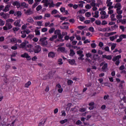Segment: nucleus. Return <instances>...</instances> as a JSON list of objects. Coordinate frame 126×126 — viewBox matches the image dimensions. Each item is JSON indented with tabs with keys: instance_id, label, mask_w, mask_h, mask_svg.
Returning <instances> with one entry per match:
<instances>
[{
	"instance_id": "f257e3e1",
	"label": "nucleus",
	"mask_w": 126,
	"mask_h": 126,
	"mask_svg": "<svg viewBox=\"0 0 126 126\" xmlns=\"http://www.w3.org/2000/svg\"><path fill=\"white\" fill-rule=\"evenodd\" d=\"M14 20L12 19L9 18L6 20V23L5 26L3 27V30L4 31H7L8 30H10L12 28V23Z\"/></svg>"
},
{
	"instance_id": "f03ea898",
	"label": "nucleus",
	"mask_w": 126,
	"mask_h": 126,
	"mask_svg": "<svg viewBox=\"0 0 126 126\" xmlns=\"http://www.w3.org/2000/svg\"><path fill=\"white\" fill-rule=\"evenodd\" d=\"M27 52L30 53H34V54H39L42 51V47L39 45H35L32 49H27Z\"/></svg>"
},
{
	"instance_id": "7ed1b4c3",
	"label": "nucleus",
	"mask_w": 126,
	"mask_h": 126,
	"mask_svg": "<svg viewBox=\"0 0 126 126\" xmlns=\"http://www.w3.org/2000/svg\"><path fill=\"white\" fill-rule=\"evenodd\" d=\"M60 33H61V30H55L54 32L55 35H53L52 37L50 38V41H54V40L57 39V38H58V35H60Z\"/></svg>"
},
{
	"instance_id": "20e7f679",
	"label": "nucleus",
	"mask_w": 126,
	"mask_h": 126,
	"mask_svg": "<svg viewBox=\"0 0 126 126\" xmlns=\"http://www.w3.org/2000/svg\"><path fill=\"white\" fill-rule=\"evenodd\" d=\"M100 14L101 15V19H106V18L109 17V14L107 15V13L105 11H100Z\"/></svg>"
},
{
	"instance_id": "39448f33",
	"label": "nucleus",
	"mask_w": 126,
	"mask_h": 126,
	"mask_svg": "<svg viewBox=\"0 0 126 126\" xmlns=\"http://www.w3.org/2000/svg\"><path fill=\"white\" fill-rule=\"evenodd\" d=\"M26 45H27V43L26 41L22 42L21 45H19V48L20 49H24V50H26V51H27V50H29V49L26 48Z\"/></svg>"
},
{
	"instance_id": "423d86ee",
	"label": "nucleus",
	"mask_w": 126,
	"mask_h": 126,
	"mask_svg": "<svg viewBox=\"0 0 126 126\" xmlns=\"http://www.w3.org/2000/svg\"><path fill=\"white\" fill-rule=\"evenodd\" d=\"M20 7H24V8H28V4H27L25 2H22L20 3Z\"/></svg>"
},
{
	"instance_id": "0eeeda50",
	"label": "nucleus",
	"mask_w": 126,
	"mask_h": 126,
	"mask_svg": "<svg viewBox=\"0 0 126 126\" xmlns=\"http://www.w3.org/2000/svg\"><path fill=\"white\" fill-rule=\"evenodd\" d=\"M11 44H16L17 43V38L16 37H12L9 40Z\"/></svg>"
},
{
	"instance_id": "6e6552de",
	"label": "nucleus",
	"mask_w": 126,
	"mask_h": 126,
	"mask_svg": "<svg viewBox=\"0 0 126 126\" xmlns=\"http://www.w3.org/2000/svg\"><path fill=\"white\" fill-rule=\"evenodd\" d=\"M101 69L103 72L107 71L106 69H108V63H105L102 67Z\"/></svg>"
},
{
	"instance_id": "1a4fd4ad",
	"label": "nucleus",
	"mask_w": 126,
	"mask_h": 126,
	"mask_svg": "<svg viewBox=\"0 0 126 126\" xmlns=\"http://www.w3.org/2000/svg\"><path fill=\"white\" fill-rule=\"evenodd\" d=\"M47 122V119H41V121L40 122L38 126H45V124Z\"/></svg>"
},
{
	"instance_id": "9d476101",
	"label": "nucleus",
	"mask_w": 126,
	"mask_h": 126,
	"mask_svg": "<svg viewBox=\"0 0 126 126\" xmlns=\"http://www.w3.org/2000/svg\"><path fill=\"white\" fill-rule=\"evenodd\" d=\"M20 21H21V20L20 19L19 20H17L14 23V25L15 26H17L18 27H21V25L20 24Z\"/></svg>"
},
{
	"instance_id": "9b49d317",
	"label": "nucleus",
	"mask_w": 126,
	"mask_h": 126,
	"mask_svg": "<svg viewBox=\"0 0 126 126\" xmlns=\"http://www.w3.org/2000/svg\"><path fill=\"white\" fill-rule=\"evenodd\" d=\"M56 53L54 52H50L48 53V58H50V59H54Z\"/></svg>"
},
{
	"instance_id": "f8f14e48",
	"label": "nucleus",
	"mask_w": 126,
	"mask_h": 126,
	"mask_svg": "<svg viewBox=\"0 0 126 126\" xmlns=\"http://www.w3.org/2000/svg\"><path fill=\"white\" fill-rule=\"evenodd\" d=\"M102 59H106V60H108V61H111V60H112V56L102 55Z\"/></svg>"
},
{
	"instance_id": "ddd939ff",
	"label": "nucleus",
	"mask_w": 126,
	"mask_h": 126,
	"mask_svg": "<svg viewBox=\"0 0 126 126\" xmlns=\"http://www.w3.org/2000/svg\"><path fill=\"white\" fill-rule=\"evenodd\" d=\"M20 3L18 1H15L12 3V5L14 6H17V8H20Z\"/></svg>"
},
{
	"instance_id": "4468645a",
	"label": "nucleus",
	"mask_w": 126,
	"mask_h": 126,
	"mask_svg": "<svg viewBox=\"0 0 126 126\" xmlns=\"http://www.w3.org/2000/svg\"><path fill=\"white\" fill-rule=\"evenodd\" d=\"M25 13L27 15H31L33 14V11H32V9L31 8H29L25 12Z\"/></svg>"
},
{
	"instance_id": "2eb2a0df",
	"label": "nucleus",
	"mask_w": 126,
	"mask_h": 126,
	"mask_svg": "<svg viewBox=\"0 0 126 126\" xmlns=\"http://www.w3.org/2000/svg\"><path fill=\"white\" fill-rule=\"evenodd\" d=\"M114 7L115 8H117L118 10H121V9H122V4H121V3H117L116 4Z\"/></svg>"
},
{
	"instance_id": "dca6fc26",
	"label": "nucleus",
	"mask_w": 126,
	"mask_h": 126,
	"mask_svg": "<svg viewBox=\"0 0 126 126\" xmlns=\"http://www.w3.org/2000/svg\"><path fill=\"white\" fill-rule=\"evenodd\" d=\"M67 62L69 63V64H71V65H73V64L75 63V60L74 59H68Z\"/></svg>"
},
{
	"instance_id": "f3484780",
	"label": "nucleus",
	"mask_w": 126,
	"mask_h": 126,
	"mask_svg": "<svg viewBox=\"0 0 126 126\" xmlns=\"http://www.w3.org/2000/svg\"><path fill=\"white\" fill-rule=\"evenodd\" d=\"M21 15H22V13L20 11H17L14 13V16H17L18 17H21Z\"/></svg>"
},
{
	"instance_id": "a211bd4d",
	"label": "nucleus",
	"mask_w": 126,
	"mask_h": 126,
	"mask_svg": "<svg viewBox=\"0 0 126 126\" xmlns=\"http://www.w3.org/2000/svg\"><path fill=\"white\" fill-rule=\"evenodd\" d=\"M49 8H51V7H55V4L54 3V1L53 0H50Z\"/></svg>"
},
{
	"instance_id": "6ab92c4d",
	"label": "nucleus",
	"mask_w": 126,
	"mask_h": 126,
	"mask_svg": "<svg viewBox=\"0 0 126 126\" xmlns=\"http://www.w3.org/2000/svg\"><path fill=\"white\" fill-rule=\"evenodd\" d=\"M74 55H75V52H74V50H73V49H70L69 56L70 57H73Z\"/></svg>"
},
{
	"instance_id": "aec40b11",
	"label": "nucleus",
	"mask_w": 126,
	"mask_h": 126,
	"mask_svg": "<svg viewBox=\"0 0 126 126\" xmlns=\"http://www.w3.org/2000/svg\"><path fill=\"white\" fill-rule=\"evenodd\" d=\"M27 22H29V23H33V22H34V20L32 17H29L27 19Z\"/></svg>"
},
{
	"instance_id": "412c9836",
	"label": "nucleus",
	"mask_w": 126,
	"mask_h": 126,
	"mask_svg": "<svg viewBox=\"0 0 126 126\" xmlns=\"http://www.w3.org/2000/svg\"><path fill=\"white\" fill-rule=\"evenodd\" d=\"M25 31H23L21 32L22 35H21V37L22 38H26V33H25Z\"/></svg>"
},
{
	"instance_id": "4be33fe9",
	"label": "nucleus",
	"mask_w": 126,
	"mask_h": 126,
	"mask_svg": "<svg viewBox=\"0 0 126 126\" xmlns=\"http://www.w3.org/2000/svg\"><path fill=\"white\" fill-rule=\"evenodd\" d=\"M21 58H26V59H29V55L27 53H24L21 55Z\"/></svg>"
},
{
	"instance_id": "5701e85b",
	"label": "nucleus",
	"mask_w": 126,
	"mask_h": 126,
	"mask_svg": "<svg viewBox=\"0 0 126 126\" xmlns=\"http://www.w3.org/2000/svg\"><path fill=\"white\" fill-rule=\"evenodd\" d=\"M56 29L54 28H51L49 30V34H53L55 32Z\"/></svg>"
},
{
	"instance_id": "b1692460",
	"label": "nucleus",
	"mask_w": 126,
	"mask_h": 126,
	"mask_svg": "<svg viewBox=\"0 0 126 126\" xmlns=\"http://www.w3.org/2000/svg\"><path fill=\"white\" fill-rule=\"evenodd\" d=\"M118 38V35H115V36H110L109 39L110 41H115V39H117Z\"/></svg>"
},
{
	"instance_id": "393cba45",
	"label": "nucleus",
	"mask_w": 126,
	"mask_h": 126,
	"mask_svg": "<svg viewBox=\"0 0 126 126\" xmlns=\"http://www.w3.org/2000/svg\"><path fill=\"white\" fill-rule=\"evenodd\" d=\"M9 10V6L7 5L5 6V8L3 9L4 12H7Z\"/></svg>"
},
{
	"instance_id": "a878e982",
	"label": "nucleus",
	"mask_w": 126,
	"mask_h": 126,
	"mask_svg": "<svg viewBox=\"0 0 126 126\" xmlns=\"http://www.w3.org/2000/svg\"><path fill=\"white\" fill-rule=\"evenodd\" d=\"M43 18V17L41 15L37 16L33 18L34 20H41Z\"/></svg>"
},
{
	"instance_id": "bb28decb",
	"label": "nucleus",
	"mask_w": 126,
	"mask_h": 126,
	"mask_svg": "<svg viewBox=\"0 0 126 126\" xmlns=\"http://www.w3.org/2000/svg\"><path fill=\"white\" fill-rule=\"evenodd\" d=\"M85 12H86V11L84 9H81L78 11L77 13H79V14H84Z\"/></svg>"
},
{
	"instance_id": "cd10ccee",
	"label": "nucleus",
	"mask_w": 126,
	"mask_h": 126,
	"mask_svg": "<svg viewBox=\"0 0 126 126\" xmlns=\"http://www.w3.org/2000/svg\"><path fill=\"white\" fill-rule=\"evenodd\" d=\"M31 85V82L29 81L25 84V87H26V88H28L29 86Z\"/></svg>"
},
{
	"instance_id": "c85d7f7f",
	"label": "nucleus",
	"mask_w": 126,
	"mask_h": 126,
	"mask_svg": "<svg viewBox=\"0 0 126 126\" xmlns=\"http://www.w3.org/2000/svg\"><path fill=\"white\" fill-rule=\"evenodd\" d=\"M94 14L95 15H94L93 17H95V18H98V17H99V11H95Z\"/></svg>"
},
{
	"instance_id": "c756f323",
	"label": "nucleus",
	"mask_w": 126,
	"mask_h": 126,
	"mask_svg": "<svg viewBox=\"0 0 126 126\" xmlns=\"http://www.w3.org/2000/svg\"><path fill=\"white\" fill-rule=\"evenodd\" d=\"M124 83H125V81L124 80L121 81L120 84L119 85V88H121V89H123V84H124Z\"/></svg>"
},
{
	"instance_id": "7c9ffc66",
	"label": "nucleus",
	"mask_w": 126,
	"mask_h": 126,
	"mask_svg": "<svg viewBox=\"0 0 126 126\" xmlns=\"http://www.w3.org/2000/svg\"><path fill=\"white\" fill-rule=\"evenodd\" d=\"M79 3H80L78 4L79 6L80 7H83V3H85V2L84 1H80Z\"/></svg>"
},
{
	"instance_id": "2f4dec72",
	"label": "nucleus",
	"mask_w": 126,
	"mask_h": 126,
	"mask_svg": "<svg viewBox=\"0 0 126 126\" xmlns=\"http://www.w3.org/2000/svg\"><path fill=\"white\" fill-rule=\"evenodd\" d=\"M79 56V57L78 58V60H80L81 61L84 60V58H83V57H84V55L83 54H81Z\"/></svg>"
},
{
	"instance_id": "473e14b6",
	"label": "nucleus",
	"mask_w": 126,
	"mask_h": 126,
	"mask_svg": "<svg viewBox=\"0 0 126 126\" xmlns=\"http://www.w3.org/2000/svg\"><path fill=\"white\" fill-rule=\"evenodd\" d=\"M116 47H117V44L116 43H113L112 45H111V50L112 51H113V50H115V48H116Z\"/></svg>"
},
{
	"instance_id": "72a5a7b5",
	"label": "nucleus",
	"mask_w": 126,
	"mask_h": 126,
	"mask_svg": "<svg viewBox=\"0 0 126 126\" xmlns=\"http://www.w3.org/2000/svg\"><path fill=\"white\" fill-rule=\"evenodd\" d=\"M59 51H61L62 53H64V51H65V48L62 47L59 48Z\"/></svg>"
},
{
	"instance_id": "f704fd0d",
	"label": "nucleus",
	"mask_w": 126,
	"mask_h": 126,
	"mask_svg": "<svg viewBox=\"0 0 126 126\" xmlns=\"http://www.w3.org/2000/svg\"><path fill=\"white\" fill-rule=\"evenodd\" d=\"M34 32L35 33L36 36H40L41 35V33L40 32V31L39 30H35Z\"/></svg>"
},
{
	"instance_id": "c9c22d12",
	"label": "nucleus",
	"mask_w": 126,
	"mask_h": 126,
	"mask_svg": "<svg viewBox=\"0 0 126 126\" xmlns=\"http://www.w3.org/2000/svg\"><path fill=\"white\" fill-rule=\"evenodd\" d=\"M41 45L43 46V47H46V46L48 45V41L46 40L43 42H41Z\"/></svg>"
},
{
	"instance_id": "e433bc0d",
	"label": "nucleus",
	"mask_w": 126,
	"mask_h": 126,
	"mask_svg": "<svg viewBox=\"0 0 126 126\" xmlns=\"http://www.w3.org/2000/svg\"><path fill=\"white\" fill-rule=\"evenodd\" d=\"M41 9H42V6L41 5H39L36 8V11H40V10H41Z\"/></svg>"
},
{
	"instance_id": "4c0bfd02",
	"label": "nucleus",
	"mask_w": 126,
	"mask_h": 126,
	"mask_svg": "<svg viewBox=\"0 0 126 126\" xmlns=\"http://www.w3.org/2000/svg\"><path fill=\"white\" fill-rule=\"evenodd\" d=\"M5 22L0 18V26H3L4 25Z\"/></svg>"
},
{
	"instance_id": "58836bf2",
	"label": "nucleus",
	"mask_w": 126,
	"mask_h": 126,
	"mask_svg": "<svg viewBox=\"0 0 126 126\" xmlns=\"http://www.w3.org/2000/svg\"><path fill=\"white\" fill-rule=\"evenodd\" d=\"M46 40H47V37H44L42 38H40L39 39V41L41 42V43H43V42H45L46 41Z\"/></svg>"
},
{
	"instance_id": "ea45409f",
	"label": "nucleus",
	"mask_w": 126,
	"mask_h": 126,
	"mask_svg": "<svg viewBox=\"0 0 126 126\" xmlns=\"http://www.w3.org/2000/svg\"><path fill=\"white\" fill-rule=\"evenodd\" d=\"M78 17L80 19V21H81L82 22H83V21H84V20H85V18H84V17L78 16Z\"/></svg>"
},
{
	"instance_id": "a19ab883",
	"label": "nucleus",
	"mask_w": 126,
	"mask_h": 126,
	"mask_svg": "<svg viewBox=\"0 0 126 126\" xmlns=\"http://www.w3.org/2000/svg\"><path fill=\"white\" fill-rule=\"evenodd\" d=\"M67 119H64L63 120H62L60 122V124H61V125H63V124H65V123L67 122Z\"/></svg>"
},
{
	"instance_id": "79ce46f5",
	"label": "nucleus",
	"mask_w": 126,
	"mask_h": 126,
	"mask_svg": "<svg viewBox=\"0 0 126 126\" xmlns=\"http://www.w3.org/2000/svg\"><path fill=\"white\" fill-rule=\"evenodd\" d=\"M16 55H17V52L14 51L12 53V55H11V57L14 58V57H16Z\"/></svg>"
},
{
	"instance_id": "37998d69",
	"label": "nucleus",
	"mask_w": 126,
	"mask_h": 126,
	"mask_svg": "<svg viewBox=\"0 0 126 126\" xmlns=\"http://www.w3.org/2000/svg\"><path fill=\"white\" fill-rule=\"evenodd\" d=\"M17 44L16 43L15 44V46H11V50H17Z\"/></svg>"
},
{
	"instance_id": "c03bdc74",
	"label": "nucleus",
	"mask_w": 126,
	"mask_h": 126,
	"mask_svg": "<svg viewBox=\"0 0 126 126\" xmlns=\"http://www.w3.org/2000/svg\"><path fill=\"white\" fill-rule=\"evenodd\" d=\"M119 38L122 40L123 39H126V34H121L119 36Z\"/></svg>"
},
{
	"instance_id": "a18cd8bd",
	"label": "nucleus",
	"mask_w": 126,
	"mask_h": 126,
	"mask_svg": "<svg viewBox=\"0 0 126 126\" xmlns=\"http://www.w3.org/2000/svg\"><path fill=\"white\" fill-rule=\"evenodd\" d=\"M58 13V11L56 9H54L51 11L52 15H54V14H57Z\"/></svg>"
},
{
	"instance_id": "49530a36",
	"label": "nucleus",
	"mask_w": 126,
	"mask_h": 126,
	"mask_svg": "<svg viewBox=\"0 0 126 126\" xmlns=\"http://www.w3.org/2000/svg\"><path fill=\"white\" fill-rule=\"evenodd\" d=\"M120 22L122 24H126V20L125 19H120Z\"/></svg>"
},
{
	"instance_id": "de8ad7c7",
	"label": "nucleus",
	"mask_w": 126,
	"mask_h": 126,
	"mask_svg": "<svg viewBox=\"0 0 126 126\" xmlns=\"http://www.w3.org/2000/svg\"><path fill=\"white\" fill-rule=\"evenodd\" d=\"M73 84V81L71 80H68L67 81V85H71V84Z\"/></svg>"
},
{
	"instance_id": "09e8293b",
	"label": "nucleus",
	"mask_w": 126,
	"mask_h": 126,
	"mask_svg": "<svg viewBox=\"0 0 126 126\" xmlns=\"http://www.w3.org/2000/svg\"><path fill=\"white\" fill-rule=\"evenodd\" d=\"M86 17H90L91 16V13L90 12H87L85 13Z\"/></svg>"
},
{
	"instance_id": "8fccbe9b",
	"label": "nucleus",
	"mask_w": 126,
	"mask_h": 126,
	"mask_svg": "<svg viewBox=\"0 0 126 126\" xmlns=\"http://www.w3.org/2000/svg\"><path fill=\"white\" fill-rule=\"evenodd\" d=\"M85 111H86V109L85 108H81L79 109V112H81V113H84Z\"/></svg>"
},
{
	"instance_id": "3c124183",
	"label": "nucleus",
	"mask_w": 126,
	"mask_h": 126,
	"mask_svg": "<svg viewBox=\"0 0 126 126\" xmlns=\"http://www.w3.org/2000/svg\"><path fill=\"white\" fill-rule=\"evenodd\" d=\"M58 36V39H59V40H62L63 38V35L62 34V33L59 34Z\"/></svg>"
},
{
	"instance_id": "603ef678",
	"label": "nucleus",
	"mask_w": 126,
	"mask_h": 126,
	"mask_svg": "<svg viewBox=\"0 0 126 126\" xmlns=\"http://www.w3.org/2000/svg\"><path fill=\"white\" fill-rule=\"evenodd\" d=\"M27 49H31V48H33V45L32 44H28L26 45Z\"/></svg>"
},
{
	"instance_id": "864d4df0",
	"label": "nucleus",
	"mask_w": 126,
	"mask_h": 126,
	"mask_svg": "<svg viewBox=\"0 0 126 126\" xmlns=\"http://www.w3.org/2000/svg\"><path fill=\"white\" fill-rule=\"evenodd\" d=\"M116 11H117V13H118V14L121 15L123 13V10H118L116 9Z\"/></svg>"
},
{
	"instance_id": "5fc2aeb1",
	"label": "nucleus",
	"mask_w": 126,
	"mask_h": 126,
	"mask_svg": "<svg viewBox=\"0 0 126 126\" xmlns=\"http://www.w3.org/2000/svg\"><path fill=\"white\" fill-rule=\"evenodd\" d=\"M89 30L90 31V32H95V31L94 30V28L93 27H91L89 28Z\"/></svg>"
},
{
	"instance_id": "6e6d98bb",
	"label": "nucleus",
	"mask_w": 126,
	"mask_h": 126,
	"mask_svg": "<svg viewBox=\"0 0 126 126\" xmlns=\"http://www.w3.org/2000/svg\"><path fill=\"white\" fill-rule=\"evenodd\" d=\"M67 73L68 74H70V75L73 74V73H74V71H71V70H67Z\"/></svg>"
},
{
	"instance_id": "4d7b16f0",
	"label": "nucleus",
	"mask_w": 126,
	"mask_h": 126,
	"mask_svg": "<svg viewBox=\"0 0 126 126\" xmlns=\"http://www.w3.org/2000/svg\"><path fill=\"white\" fill-rule=\"evenodd\" d=\"M49 5H50L49 2H47L43 4V5L45 7H48V6H49Z\"/></svg>"
},
{
	"instance_id": "13d9d810",
	"label": "nucleus",
	"mask_w": 126,
	"mask_h": 126,
	"mask_svg": "<svg viewBox=\"0 0 126 126\" xmlns=\"http://www.w3.org/2000/svg\"><path fill=\"white\" fill-rule=\"evenodd\" d=\"M44 17H47V18H50V17H51V14H49V13L45 14Z\"/></svg>"
},
{
	"instance_id": "bf43d9fd",
	"label": "nucleus",
	"mask_w": 126,
	"mask_h": 126,
	"mask_svg": "<svg viewBox=\"0 0 126 126\" xmlns=\"http://www.w3.org/2000/svg\"><path fill=\"white\" fill-rule=\"evenodd\" d=\"M95 23L96 25H101V21L96 20Z\"/></svg>"
},
{
	"instance_id": "052dcab7",
	"label": "nucleus",
	"mask_w": 126,
	"mask_h": 126,
	"mask_svg": "<svg viewBox=\"0 0 126 126\" xmlns=\"http://www.w3.org/2000/svg\"><path fill=\"white\" fill-rule=\"evenodd\" d=\"M47 31H48V28H43L41 29V32H47Z\"/></svg>"
},
{
	"instance_id": "680f3d73",
	"label": "nucleus",
	"mask_w": 126,
	"mask_h": 126,
	"mask_svg": "<svg viewBox=\"0 0 126 126\" xmlns=\"http://www.w3.org/2000/svg\"><path fill=\"white\" fill-rule=\"evenodd\" d=\"M91 6L90 5V4H87L86 6H85V8L87 9H90L91 8Z\"/></svg>"
},
{
	"instance_id": "e2e57ef3",
	"label": "nucleus",
	"mask_w": 126,
	"mask_h": 126,
	"mask_svg": "<svg viewBox=\"0 0 126 126\" xmlns=\"http://www.w3.org/2000/svg\"><path fill=\"white\" fill-rule=\"evenodd\" d=\"M78 29H79L80 30H83V29L84 28H85V27L83 26H78Z\"/></svg>"
},
{
	"instance_id": "0e129e2a",
	"label": "nucleus",
	"mask_w": 126,
	"mask_h": 126,
	"mask_svg": "<svg viewBox=\"0 0 126 126\" xmlns=\"http://www.w3.org/2000/svg\"><path fill=\"white\" fill-rule=\"evenodd\" d=\"M77 54L79 55H82V54H83V51L82 50H79L77 51Z\"/></svg>"
},
{
	"instance_id": "69168bd1",
	"label": "nucleus",
	"mask_w": 126,
	"mask_h": 126,
	"mask_svg": "<svg viewBox=\"0 0 126 126\" xmlns=\"http://www.w3.org/2000/svg\"><path fill=\"white\" fill-rule=\"evenodd\" d=\"M58 63L59 64H63V59H59L58 60Z\"/></svg>"
},
{
	"instance_id": "338daca9",
	"label": "nucleus",
	"mask_w": 126,
	"mask_h": 126,
	"mask_svg": "<svg viewBox=\"0 0 126 126\" xmlns=\"http://www.w3.org/2000/svg\"><path fill=\"white\" fill-rule=\"evenodd\" d=\"M125 65H121V66L119 67L120 70H124V69H125Z\"/></svg>"
},
{
	"instance_id": "774afa93",
	"label": "nucleus",
	"mask_w": 126,
	"mask_h": 126,
	"mask_svg": "<svg viewBox=\"0 0 126 126\" xmlns=\"http://www.w3.org/2000/svg\"><path fill=\"white\" fill-rule=\"evenodd\" d=\"M91 47L93 48V49L95 48L96 47V44L95 43H92L91 44Z\"/></svg>"
}]
</instances>
